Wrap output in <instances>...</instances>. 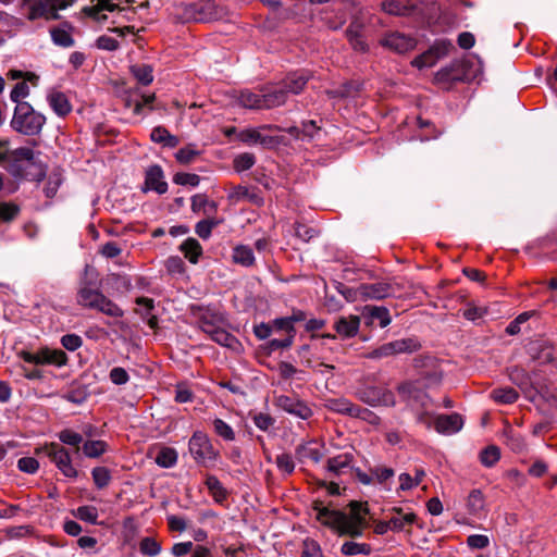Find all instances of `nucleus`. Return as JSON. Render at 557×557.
Here are the masks:
<instances>
[{
  "mask_svg": "<svg viewBox=\"0 0 557 557\" xmlns=\"http://www.w3.org/2000/svg\"><path fill=\"white\" fill-rule=\"evenodd\" d=\"M414 367L421 369L420 375L425 381L422 386L419 381L404 382L397 387L398 395L407 404L410 410L428 408L431 404L430 396L425 388L438 384L442 381L443 371L436 358L432 356H420L414 359Z\"/></svg>",
  "mask_w": 557,
  "mask_h": 557,
  "instance_id": "1",
  "label": "nucleus"
},
{
  "mask_svg": "<svg viewBox=\"0 0 557 557\" xmlns=\"http://www.w3.org/2000/svg\"><path fill=\"white\" fill-rule=\"evenodd\" d=\"M317 520L329 527L338 535L351 537L361 536L367 525L369 512L367 504L351 502L348 511L329 509L327 507L314 506Z\"/></svg>",
  "mask_w": 557,
  "mask_h": 557,
  "instance_id": "2",
  "label": "nucleus"
},
{
  "mask_svg": "<svg viewBox=\"0 0 557 557\" xmlns=\"http://www.w3.org/2000/svg\"><path fill=\"white\" fill-rule=\"evenodd\" d=\"M77 304L84 308L97 310L111 318H122L124 310L104 296L90 282L83 281L77 292Z\"/></svg>",
  "mask_w": 557,
  "mask_h": 557,
  "instance_id": "3",
  "label": "nucleus"
},
{
  "mask_svg": "<svg viewBox=\"0 0 557 557\" xmlns=\"http://www.w3.org/2000/svg\"><path fill=\"white\" fill-rule=\"evenodd\" d=\"M46 116L36 111L30 103L15 106L10 125L13 131L25 136H37L41 133Z\"/></svg>",
  "mask_w": 557,
  "mask_h": 557,
  "instance_id": "4",
  "label": "nucleus"
},
{
  "mask_svg": "<svg viewBox=\"0 0 557 557\" xmlns=\"http://www.w3.org/2000/svg\"><path fill=\"white\" fill-rule=\"evenodd\" d=\"M185 14L195 22H213L225 18L228 10L215 0H196L186 7Z\"/></svg>",
  "mask_w": 557,
  "mask_h": 557,
  "instance_id": "5",
  "label": "nucleus"
},
{
  "mask_svg": "<svg viewBox=\"0 0 557 557\" xmlns=\"http://www.w3.org/2000/svg\"><path fill=\"white\" fill-rule=\"evenodd\" d=\"M188 449L194 460L203 467L212 466L219 457V451L213 447L211 440L201 431L193 433Z\"/></svg>",
  "mask_w": 557,
  "mask_h": 557,
  "instance_id": "6",
  "label": "nucleus"
},
{
  "mask_svg": "<svg viewBox=\"0 0 557 557\" xmlns=\"http://www.w3.org/2000/svg\"><path fill=\"white\" fill-rule=\"evenodd\" d=\"M27 363H34L36 366L51 364L55 367H62L67 362L66 354L61 349L41 348L37 352H29L22 350L18 352Z\"/></svg>",
  "mask_w": 557,
  "mask_h": 557,
  "instance_id": "7",
  "label": "nucleus"
},
{
  "mask_svg": "<svg viewBox=\"0 0 557 557\" xmlns=\"http://www.w3.org/2000/svg\"><path fill=\"white\" fill-rule=\"evenodd\" d=\"M420 348L418 341L413 338H403L385 343L366 355L369 359H382L398 354L413 352Z\"/></svg>",
  "mask_w": 557,
  "mask_h": 557,
  "instance_id": "8",
  "label": "nucleus"
},
{
  "mask_svg": "<svg viewBox=\"0 0 557 557\" xmlns=\"http://www.w3.org/2000/svg\"><path fill=\"white\" fill-rule=\"evenodd\" d=\"M454 48L451 41L447 39L436 40L426 51L416 57L411 64L418 69L431 67L435 63L448 55L450 50Z\"/></svg>",
  "mask_w": 557,
  "mask_h": 557,
  "instance_id": "9",
  "label": "nucleus"
},
{
  "mask_svg": "<svg viewBox=\"0 0 557 557\" xmlns=\"http://www.w3.org/2000/svg\"><path fill=\"white\" fill-rule=\"evenodd\" d=\"M47 455L63 475L70 479H76L78 472L72 463L70 451L62 445L51 443L46 447Z\"/></svg>",
  "mask_w": 557,
  "mask_h": 557,
  "instance_id": "10",
  "label": "nucleus"
},
{
  "mask_svg": "<svg viewBox=\"0 0 557 557\" xmlns=\"http://www.w3.org/2000/svg\"><path fill=\"white\" fill-rule=\"evenodd\" d=\"M357 397L370 406L393 407L396 404L393 392L380 386H366L357 392Z\"/></svg>",
  "mask_w": 557,
  "mask_h": 557,
  "instance_id": "11",
  "label": "nucleus"
},
{
  "mask_svg": "<svg viewBox=\"0 0 557 557\" xmlns=\"http://www.w3.org/2000/svg\"><path fill=\"white\" fill-rule=\"evenodd\" d=\"M22 14L30 22L37 20L55 21L60 18L59 14H54L50 9L47 0H23L21 5Z\"/></svg>",
  "mask_w": 557,
  "mask_h": 557,
  "instance_id": "12",
  "label": "nucleus"
},
{
  "mask_svg": "<svg viewBox=\"0 0 557 557\" xmlns=\"http://www.w3.org/2000/svg\"><path fill=\"white\" fill-rule=\"evenodd\" d=\"M466 513L476 520L484 519L487 516L488 508L485 496L480 488H473L465 497Z\"/></svg>",
  "mask_w": 557,
  "mask_h": 557,
  "instance_id": "13",
  "label": "nucleus"
},
{
  "mask_svg": "<svg viewBox=\"0 0 557 557\" xmlns=\"http://www.w3.org/2000/svg\"><path fill=\"white\" fill-rule=\"evenodd\" d=\"M275 406L302 420H307L312 416L311 408L305 401L286 395L277 396L275 398Z\"/></svg>",
  "mask_w": 557,
  "mask_h": 557,
  "instance_id": "14",
  "label": "nucleus"
},
{
  "mask_svg": "<svg viewBox=\"0 0 557 557\" xmlns=\"http://www.w3.org/2000/svg\"><path fill=\"white\" fill-rule=\"evenodd\" d=\"M354 455L351 453L338 454L326 460L325 470L334 478H339L354 470Z\"/></svg>",
  "mask_w": 557,
  "mask_h": 557,
  "instance_id": "15",
  "label": "nucleus"
},
{
  "mask_svg": "<svg viewBox=\"0 0 557 557\" xmlns=\"http://www.w3.org/2000/svg\"><path fill=\"white\" fill-rule=\"evenodd\" d=\"M381 45L397 53H406L416 48L417 40L400 33H392L381 40Z\"/></svg>",
  "mask_w": 557,
  "mask_h": 557,
  "instance_id": "16",
  "label": "nucleus"
},
{
  "mask_svg": "<svg viewBox=\"0 0 557 557\" xmlns=\"http://www.w3.org/2000/svg\"><path fill=\"white\" fill-rule=\"evenodd\" d=\"M149 190H153L159 195L165 194L168 190V183L164 181V174L160 165H151L146 171L143 191Z\"/></svg>",
  "mask_w": 557,
  "mask_h": 557,
  "instance_id": "17",
  "label": "nucleus"
},
{
  "mask_svg": "<svg viewBox=\"0 0 557 557\" xmlns=\"http://www.w3.org/2000/svg\"><path fill=\"white\" fill-rule=\"evenodd\" d=\"M393 293L392 285L386 282L367 283L358 287V294L362 299L380 300L392 296Z\"/></svg>",
  "mask_w": 557,
  "mask_h": 557,
  "instance_id": "18",
  "label": "nucleus"
},
{
  "mask_svg": "<svg viewBox=\"0 0 557 557\" xmlns=\"http://www.w3.org/2000/svg\"><path fill=\"white\" fill-rule=\"evenodd\" d=\"M227 198L233 202L248 201L258 207L262 206L264 202L263 197L257 187L243 185L234 186L228 193Z\"/></svg>",
  "mask_w": 557,
  "mask_h": 557,
  "instance_id": "19",
  "label": "nucleus"
},
{
  "mask_svg": "<svg viewBox=\"0 0 557 557\" xmlns=\"http://www.w3.org/2000/svg\"><path fill=\"white\" fill-rule=\"evenodd\" d=\"M360 317L355 314L342 315L334 323V330L336 334L343 338H352L355 337L360 329Z\"/></svg>",
  "mask_w": 557,
  "mask_h": 557,
  "instance_id": "20",
  "label": "nucleus"
},
{
  "mask_svg": "<svg viewBox=\"0 0 557 557\" xmlns=\"http://www.w3.org/2000/svg\"><path fill=\"white\" fill-rule=\"evenodd\" d=\"M296 458L299 462L311 460L319 463L324 456V445L317 441H309L296 447Z\"/></svg>",
  "mask_w": 557,
  "mask_h": 557,
  "instance_id": "21",
  "label": "nucleus"
},
{
  "mask_svg": "<svg viewBox=\"0 0 557 557\" xmlns=\"http://www.w3.org/2000/svg\"><path fill=\"white\" fill-rule=\"evenodd\" d=\"M121 12V8L119 3L114 2V0H98L95 5H89L83 8L82 12L88 16L94 18L97 22H103L108 20V15L104 12L113 13Z\"/></svg>",
  "mask_w": 557,
  "mask_h": 557,
  "instance_id": "22",
  "label": "nucleus"
},
{
  "mask_svg": "<svg viewBox=\"0 0 557 557\" xmlns=\"http://www.w3.org/2000/svg\"><path fill=\"white\" fill-rule=\"evenodd\" d=\"M47 102L51 110L59 116L65 117L72 112V104L67 96L60 90H51L47 95Z\"/></svg>",
  "mask_w": 557,
  "mask_h": 557,
  "instance_id": "23",
  "label": "nucleus"
},
{
  "mask_svg": "<svg viewBox=\"0 0 557 557\" xmlns=\"http://www.w3.org/2000/svg\"><path fill=\"white\" fill-rule=\"evenodd\" d=\"M463 421L460 414H438L435 417L434 426L438 433L453 434L461 430Z\"/></svg>",
  "mask_w": 557,
  "mask_h": 557,
  "instance_id": "24",
  "label": "nucleus"
},
{
  "mask_svg": "<svg viewBox=\"0 0 557 557\" xmlns=\"http://www.w3.org/2000/svg\"><path fill=\"white\" fill-rule=\"evenodd\" d=\"M73 26L70 23H62L57 27L50 29L51 39L54 45L69 48L74 46V38L72 36Z\"/></svg>",
  "mask_w": 557,
  "mask_h": 557,
  "instance_id": "25",
  "label": "nucleus"
},
{
  "mask_svg": "<svg viewBox=\"0 0 557 557\" xmlns=\"http://www.w3.org/2000/svg\"><path fill=\"white\" fill-rule=\"evenodd\" d=\"M393 516L389 518L392 523V531L400 532L404 531L407 527L412 525L417 516L412 511L405 512L401 508L394 507L392 509Z\"/></svg>",
  "mask_w": 557,
  "mask_h": 557,
  "instance_id": "26",
  "label": "nucleus"
},
{
  "mask_svg": "<svg viewBox=\"0 0 557 557\" xmlns=\"http://www.w3.org/2000/svg\"><path fill=\"white\" fill-rule=\"evenodd\" d=\"M363 23L358 18L352 20L346 29V37L355 50L366 51L367 45L362 39Z\"/></svg>",
  "mask_w": 557,
  "mask_h": 557,
  "instance_id": "27",
  "label": "nucleus"
},
{
  "mask_svg": "<svg viewBox=\"0 0 557 557\" xmlns=\"http://www.w3.org/2000/svg\"><path fill=\"white\" fill-rule=\"evenodd\" d=\"M416 7V0H386L382 3V9L392 15H408Z\"/></svg>",
  "mask_w": 557,
  "mask_h": 557,
  "instance_id": "28",
  "label": "nucleus"
},
{
  "mask_svg": "<svg viewBox=\"0 0 557 557\" xmlns=\"http://www.w3.org/2000/svg\"><path fill=\"white\" fill-rule=\"evenodd\" d=\"M210 338L233 351L238 352L242 350L240 342L233 334L220 326L210 335Z\"/></svg>",
  "mask_w": 557,
  "mask_h": 557,
  "instance_id": "29",
  "label": "nucleus"
},
{
  "mask_svg": "<svg viewBox=\"0 0 557 557\" xmlns=\"http://www.w3.org/2000/svg\"><path fill=\"white\" fill-rule=\"evenodd\" d=\"M288 92L283 86L267 90L262 94L263 109H271L282 106L287 100Z\"/></svg>",
  "mask_w": 557,
  "mask_h": 557,
  "instance_id": "30",
  "label": "nucleus"
},
{
  "mask_svg": "<svg viewBox=\"0 0 557 557\" xmlns=\"http://www.w3.org/2000/svg\"><path fill=\"white\" fill-rule=\"evenodd\" d=\"M309 81V76L304 72H295L289 74L284 81L282 86L288 94L297 95L302 91L306 84Z\"/></svg>",
  "mask_w": 557,
  "mask_h": 557,
  "instance_id": "31",
  "label": "nucleus"
},
{
  "mask_svg": "<svg viewBox=\"0 0 557 557\" xmlns=\"http://www.w3.org/2000/svg\"><path fill=\"white\" fill-rule=\"evenodd\" d=\"M232 259L236 264L251 267L255 264L252 248L247 245H237L233 248Z\"/></svg>",
  "mask_w": 557,
  "mask_h": 557,
  "instance_id": "32",
  "label": "nucleus"
},
{
  "mask_svg": "<svg viewBox=\"0 0 557 557\" xmlns=\"http://www.w3.org/2000/svg\"><path fill=\"white\" fill-rule=\"evenodd\" d=\"M363 314L369 317L371 322L379 321L381 327H385L391 323L389 311L385 307L366 306Z\"/></svg>",
  "mask_w": 557,
  "mask_h": 557,
  "instance_id": "33",
  "label": "nucleus"
},
{
  "mask_svg": "<svg viewBox=\"0 0 557 557\" xmlns=\"http://www.w3.org/2000/svg\"><path fill=\"white\" fill-rule=\"evenodd\" d=\"M181 251L184 253L185 258L188 259L190 263L196 264L199 260V257L202 255V247L199 242L193 237L184 240L180 247Z\"/></svg>",
  "mask_w": 557,
  "mask_h": 557,
  "instance_id": "34",
  "label": "nucleus"
},
{
  "mask_svg": "<svg viewBox=\"0 0 557 557\" xmlns=\"http://www.w3.org/2000/svg\"><path fill=\"white\" fill-rule=\"evenodd\" d=\"M239 106L246 109L262 110V94L252 92L249 90H243L237 97Z\"/></svg>",
  "mask_w": 557,
  "mask_h": 557,
  "instance_id": "35",
  "label": "nucleus"
},
{
  "mask_svg": "<svg viewBox=\"0 0 557 557\" xmlns=\"http://www.w3.org/2000/svg\"><path fill=\"white\" fill-rule=\"evenodd\" d=\"M519 397L518 392L509 386L495 388L491 392V398L498 404H513Z\"/></svg>",
  "mask_w": 557,
  "mask_h": 557,
  "instance_id": "36",
  "label": "nucleus"
},
{
  "mask_svg": "<svg viewBox=\"0 0 557 557\" xmlns=\"http://www.w3.org/2000/svg\"><path fill=\"white\" fill-rule=\"evenodd\" d=\"M205 483L215 502L222 503L226 499L227 492L215 475H208Z\"/></svg>",
  "mask_w": 557,
  "mask_h": 557,
  "instance_id": "37",
  "label": "nucleus"
},
{
  "mask_svg": "<svg viewBox=\"0 0 557 557\" xmlns=\"http://www.w3.org/2000/svg\"><path fill=\"white\" fill-rule=\"evenodd\" d=\"M131 73L144 86L152 83V67L147 64H134L129 67Z\"/></svg>",
  "mask_w": 557,
  "mask_h": 557,
  "instance_id": "38",
  "label": "nucleus"
},
{
  "mask_svg": "<svg viewBox=\"0 0 557 557\" xmlns=\"http://www.w3.org/2000/svg\"><path fill=\"white\" fill-rule=\"evenodd\" d=\"M107 443L101 440L87 441L83 444V454L88 458H98L107 451Z\"/></svg>",
  "mask_w": 557,
  "mask_h": 557,
  "instance_id": "39",
  "label": "nucleus"
},
{
  "mask_svg": "<svg viewBox=\"0 0 557 557\" xmlns=\"http://www.w3.org/2000/svg\"><path fill=\"white\" fill-rule=\"evenodd\" d=\"M327 407L330 410L334 412L352 417V412L355 411L356 405L346 398H336L330 399L327 403Z\"/></svg>",
  "mask_w": 557,
  "mask_h": 557,
  "instance_id": "40",
  "label": "nucleus"
},
{
  "mask_svg": "<svg viewBox=\"0 0 557 557\" xmlns=\"http://www.w3.org/2000/svg\"><path fill=\"white\" fill-rule=\"evenodd\" d=\"M341 552L346 556L369 555L371 553V546L367 543L348 541L342 545Z\"/></svg>",
  "mask_w": 557,
  "mask_h": 557,
  "instance_id": "41",
  "label": "nucleus"
},
{
  "mask_svg": "<svg viewBox=\"0 0 557 557\" xmlns=\"http://www.w3.org/2000/svg\"><path fill=\"white\" fill-rule=\"evenodd\" d=\"M156 462L162 468H171L177 462V453L174 448L163 447L156 457Z\"/></svg>",
  "mask_w": 557,
  "mask_h": 557,
  "instance_id": "42",
  "label": "nucleus"
},
{
  "mask_svg": "<svg viewBox=\"0 0 557 557\" xmlns=\"http://www.w3.org/2000/svg\"><path fill=\"white\" fill-rule=\"evenodd\" d=\"M73 516L77 519L91 523H98V509L94 506H79L77 509L72 511Z\"/></svg>",
  "mask_w": 557,
  "mask_h": 557,
  "instance_id": "43",
  "label": "nucleus"
},
{
  "mask_svg": "<svg viewBox=\"0 0 557 557\" xmlns=\"http://www.w3.org/2000/svg\"><path fill=\"white\" fill-rule=\"evenodd\" d=\"M91 476L95 485L100 490L107 487L112 479L110 470L106 467L94 468L91 471Z\"/></svg>",
  "mask_w": 557,
  "mask_h": 557,
  "instance_id": "44",
  "label": "nucleus"
},
{
  "mask_svg": "<svg viewBox=\"0 0 557 557\" xmlns=\"http://www.w3.org/2000/svg\"><path fill=\"white\" fill-rule=\"evenodd\" d=\"M200 154V151L196 148V145L189 144L175 153V158L177 162L181 164H189L191 163L196 157Z\"/></svg>",
  "mask_w": 557,
  "mask_h": 557,
  "instance_id": "45",
  "label": "nucleus"
},
{
  "mask_svg": "<svg viewBox=\"0 0 557 557\" xmlns=\"http://www.w3.org/2000/svg\"><path fill=\"white\" fill-rule=\"evenodd\" d=\"M213 429L216 435L222 437L224 441L232 442L235 440V432L230 424L222 419L213 420Z\"/></svg>",
  "mask_w": 557,
  "mask_h": 557,
  "instance_id": "46",
  "label": "nucleus"
},
{
  "mask_svg": "<svg viewBox=\"0 0 557 557\" xmlns=\"http://www.w3.org/2000/svg\"><path fill=\"white\" fill-rule=\"evenodd\" d=\"M30 92L29 86L26 82H18L14 85L10 94V99L16 106L24 103V99L28 97Z\"/></svg>",
  "mask_w": 557,
  "mask_h": 557,
  "instance_id": "47",
  "label": "nucleus"
},
{
  "mask_svg": "<svg viewBox=\"0 0 557 557\" xmlns=\"http://www.w3.org/2000/svg\"><path fill=\"white\" fill-rule=\"evenodd\" d=\"M58 437L63 444L76 447L77 451L79 450V444L83 442V436L71 429L62 430Z\"/></svg>",
  "mask_w": 557,
  "mask_h": 557,
  "instance_id": "48",
  "label": "nucleus"
},
{
  "mask_svg": "<svg viewBox=\"0 0 557 557\" xmlns=\"http://www.w3.org/2000/svg\"><path fill=\"white\" fill-rule=\"evenodd\" d=\"M220 221L215 219L201 220L196 224L195 232L202 238L208 239L211 236L212 230L218 226Z\"/></svg>",
  "mask_w": 557,
  "mask_h": 557,
  "instance_id": "49",
  "label": "nucleus"
},
{
  "mask_svg": "<svg viewBox=\"0 0 557 557\" xmlns=\"http://www.w3.org/2000/svg\"><path fill=\"white\" fill-rule=\"evenodd\" d=\"M500 458V451L496 446H488L480 454V460L485 467H493Z\"/></svg>",
  "mask_w": 557,
  "mask_h": 557,
  "instance_id": "50",
  "label": "nucleus"
},
{
  "mask_svg": "<svg viewBox=\"0 0 557 557\" xmlns=\"http://www.w3.org/2000/svg\"><path fill=\"white\" fill-rule=\"evenodd\" d=\"M139 549L141 554L153 557L161 552V545L153 537H144L140 541Z\"/></svg>",
  "mask_w": 557,
  "mask_h": 557,
  "instance_id": "51",
  "label": "nucleus"
},
{
  "mask_svg": "<svg viewBox=\"0 0 557 557\" xmlns=\"http://www.w3.org/2000/svg\"><path fill=\"white\" fill-rule=\"evenodd\" d=\"M256 162L255 156L249 152L238 154L233 162L236 172L249 170Z\"/></svg>",
  "mask_w": 557,
  "mask_h": 557,
  "instance_id": "52",
  "label": "nucleus"
},
{
  "mask_svg": "<svg viewBox=\"0 0 557 557\" xmlns=\"http://www.w3.org/2000/svg\"><path fill=\"white\" fill-rule=\"evenodd\" d=\"M487 314V308L484 306H478L475 304H469L463 310L462 315L469 321H476Z\"/></svg>",
  "mask_w": 557,
  "mask_h": 557,
  "instance_id": "53",
  "label": "nucleus"
},
{
  "mask_svg": "<svg viewBox=\"0 0 557 557\" xmlns=\"http://www.w3.org/2000/svg\"><path fill=\"white\" fill-rule=\"evenodd\" d=\"M239 139L248 145L261 143H265V137L261 135V133L257 128H247L239 133Z\"/></svg>",
  "mask_w": 557,
  "mask_h": 557,
  "instance_id": "54",
  "label": "nucleus"
},
{
  "mask_svg": "<svg viewBox=\"0 0 557 557\" xmlns=\"http://www.w3.org/2000/svg\"><path fill=\"white\" fill-rule=\"evenodd\" d=\"M275 463L278 470L285 474H292L295 469V463L292 455L289 454H280L276 456Z\"/></svg>",
  "mask_w": 557,
  "mask_h": 557,
  "instance_id": "55",
  "label": "nucleus"
},
{
  "mask_svg": "<svg viewBox=\"0 0 557 557\" xmlns=\"http://www.w3.org/2000/svg\"><path fill=\"white\" fill-rule=\"evenodd\" d=\"M207 207L210 208L211 211L216 210V205L213 201H209L208 198L202 195L198 194L191 197V210L193 212H199L202 209L205 210Z\"/></svg>",
  "mask_w": 557,
  "mask_h": 557,
  "instance_id": "56",
  "label": "nucleus"
},
{
  "mask_svg": "<svg viewBox=\"0 0 557 557\" xmlns=\"http://www.w3.org/2000/svg\"><path fill=\"white\" fill-rule=\"evenodd\" d=\"M354 418H359L370 424L376 425L380 423V417L368 408H362L356 405L355 411L352 412Z\"/></svg>",
  "mask_w": 557,
  "mask_h": 557,
  "instance_id": "57",
  "label": "nucleus"
},
{
  "mask_svg": "<svg viewBox=\"0 0 557 557\" xmlns=\"http://www.w3.org/2000/svg\"><path fill=\"white\" fill-rule=\"evenodd\" d=\"M20 212V208L11 202L0 203V221L10 222L14 220Z\"/></svg>",
  "mask_w": 557,
  "mask_h": 557,
  "instance_id": "58",
  "label": "nucleus"
},
{
  "mask_svg": "<svg viewBox=\"0 0 557 557\" xmlns=\"http://www.w3.org/2000/svg\"><path fill=\"white\" fill-rule=\"evenodd\" d=\"M173 182L177 185L196 187L200 183V177L194 173L180 172L174 175Z\"/></svg>",
  "mask_w": 557,
  "mask_h": 557,
  "instance_id": "59",
  "label": "nucleus"
},
{
  "mask_svg": "<svg viewBox=\"0 0 557 557\" xmlns=\"http://www.w3.org/2000/svg\"><path fill=\"white\" fill-rule=\"evenodd\" d=\"M275 329L276 331H284L287 335L295 338L296 330L295 326L292 325V321L289 318H277L273 320L272 322V329Z\"/></svg>",
  "mask_w": 557,
  "mask_h": 557,
  "instance_id": "60",
  "label": "nucleus"
},
{
  "mask_svg": "<svg viewBox=\"0 0 557 557\" xmlns=\"http://www.w3.org/2000/svg\"><path fill=\"white\" fill-rule=\"evenodd\" d=\"M136 304L140 307L136 310V312L141 317L143 320H146L154 308V302L150 298L139 297L136 299Z\"/></svg>",
  "mask_w": 557,
  "mask_h": 557,
  "instance_id": "61",
  "label": "nucleus"
},
{
  "mask_svg": "<svg viewBox=\"0 0 557 557\" xmlns=\"http://www.w3.org/2000/svg\"><path fill=\"white\" fill-rule=\"evenodd\" d=\"M194 398L193 392L185 383H180L175 386V401L185 404L191 401Z\"/></svg>",
  "mask_w": 557,
  "mask_h": 557,
  "instance_id": "62",
  "label": "nucleus"
},
{
  "mask_svg": "<svg viewBox=\"0 0 557 557\" xmlns=\"http://www.w3.org/2000/svg\"><path fill=\"white\" fill-rule=\"evenodd\" d=\"M17 468L22 472L33 474L38 470L39 463L34 457H22L17 460Z\"/></svg>",
  "mask_w": 557,
  "mask_h": 557,
  "instance_id": "63",
  "label": "nucleus"
},
{
  "mask_svg": "<svg viewBox=\"0 0 557 557\" xmlns=\"http://www.w3.org/2000/svg\"><path fill=\"white\" fill-rule=\"evenodd\" d=\"M301 557H323L319 544L313 540H306L301 552Z\"/></svg>",
  "mask_w": 557,
  "mask_h": 557,
  "instance_id": "64",
  "label": "nucleus"
}]
</instances>
